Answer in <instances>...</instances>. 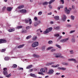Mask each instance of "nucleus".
Returning <instances> with one entry per match:
<instances>
[{"instance_id":"1","label":"nucleus","mask_w":78,"mask_h":78,"mask_svg":"<svg viewBox=\"0 0 78 78\" xmlns=\"http://www.w3.org/2000/svg\"><path fill=\"white\" fill-rule=\"evenodd\" d=\"M3 73L4 75L6 76V77L9 78V77H10V76H11V74H9V75H8V72H7V68H4L3 69Z\"/></svg>"},{"instance_id":"2","label":"nucleus","mask_w":78,"mask_h":78,"mask_svg":"<svg viewBox=\"0 0 78 78\" xmlns=\"http://www.w3.org/2000/svg\"><path fill=\"white\" fill-rule=\"evenodd\" d=\"M52 30H53V28L52 27H50L48 29H47L44 32V34H46L47 33H48L49 32L52 31Z\"/></svg>"},{"instance_id":"3","label":"nucleus","mask_w":78,"mask_h":78,"mask_svg":"<svg viewBox=\"0 0 78 78\" xmlns=\"http://www.w3.org/2000/svg\"><path fill=\"white\" fill-rule=\"evenodd\" d=\"M39 45V43L38 42H34L33 44H32L31 46L32 47L34 48L38 46Z\"/></svg>"},{"instance_id":"4","label":"nucleus","mask_w":78,"mask_h":78,"mask_svg":"<svg viewBox=\"0 0 78 78\" xmlns=\"http://www.w3.org/2000/svg\"><path fill=\"white\" fill-rule=\"evenodd\" d=\"M54 72V71L53 69H49L48 70V74L49 75H52L53 74V73Z\"/></svg>"},{"instance_id":"5","label":"nucleus","mask_w":78,"mask_h":78,"mask_svg":"<svg viewBox=\"0 0 78 78\" xmlns=\"http://www.w3.org/2000/svg\"><path fill=\"white\" fill-rule=\"evenodd\" d=\"M7 41L5 39H0V44H2L3 43H6Z\"/></svg>"},{"instance_id":"6","label":"nucleus","mask_w":78,"mask_h":78,"mask_svg":"<svg viewBox=\"0 0 78 78\" xmlns=\"http://www.w3.org/2000/svg\"><path fill=\"white\" fill-rule=\"evenodd\" d=\"M40 23V21H38L37 22H35L34 23V26L35 27H37L39 24V23Z\"/></svg>"},{"instance_id":"7","label":"nucleus","mask_w":78,"mask_h":78,"mask_svg":"<svg viewBox=\"0 0 78 78\" xmlns=\"http://www.w3.org/2000/svg\"><path fill=\"white\" fill-rule=\"evenodd\" d=\"M65 12L67 13V14H69L70 13V12H69V9H67V7L65 8Z\"/></svg>"},{"instance_id":"8","label":"nucleus","mask_w":78,"mask_h":78,"mask_svg":"<svg viewBox=\"0 0 78 78\" xmlns=\"http://www.w3.org/2000/svg\"><path fill=\"white\" fill-rule=\"evenodd\" d=\"M58 69L59 70H66V68H63V67H58Z\"/></svg>"},{"instance_id":"9","label":"nucleus","mask_w":78,"mask_h":78,"mask_svg":"<svg viewBox=\"0 0 78 78\" xmlns=\"http://www.w3.org/2000/svg\"><path fill=\"white\" fill-rule=\"evenodd\" d=\"M20 12H22V13H23V14L27 12V10L25 9H22L20 10Z\"/></svg>"},{"instance_id":"10","label":"nucleus","mask_w":78,"mask_h":78,"mask_svg":"<svg viewBox=\"0 0 78 78\" xmlns=\"http://www.w3.org/2000/svg\"><path fill=\"white\" fill-rule=\"evenodd\" d=\"M62 20H63V21H65L66 20V16L64 15H63L62 16Z\"/></svg>"},{"instance_id":"11","label":"nucleus","mask_w":78,"mask_h":78,"mask_svg":"<svg viewBox=\"0 0 78 78\" xmlns=\"http://www.w3.org/2000/svg\"><path fill=\"white\" fill-rule=\"evenodd\" d=\"M15 28H13V29H10L8 30L9 32H13V31H14L15 30Z\"/></svg>"},{"instance_id":"12","label":"nucleus","mask_w":78,"mask_h":78,"mask_svg":"<svg viewBox=\"0 0 78 78\" xmlns=\"http://www.w3.org/2000/svg\"><path fill=\"white\" fill-rule=\"evenodd\" d=\"M54 19H55V20H59V16H55L54 17Z\"/></svg>"},{"instance_id":"13","label":"nucleus","mask_w":78,"mask_h":78,"mask_svg":"<svg viewBox=\"0 0 78 78\" xmlns=\"http://www.w3.org/2000/svg\"><path fill=\"white\" fill-rule=\"evenodd\" d=\"M12 7H8L7 8V10L8 11L10 12L11 11H12Z\"/></svg>"},{"instance_id":"14","label":"nucleus","mask_w":78,"mask_h":78,"mask_svg":"<svg viewBox=\"0 0 78 78\" xmlns=\"http://www.w3.org/2000/svg\"><path fill=\"white\" fill-rule=\"evenodd\" d=\"M30 75L31 76H32V77H34L35 78H37V76L36 75H35V74H32V73H31Z\"/></svg>"},{"instance_id":"15","label":"nucleus","mask_w":78,"mask_h":78,"mask_svg":"<svg viewBox=\"0 0 78 78\" xmlns=\"http://www.w3.org/2000/svg\"><path fill=\"white\" fill-rule=\"evenodd\" d=\"M24 8V5H20L18 7V9H22V8Z\"/></svg>"},{"instance_id":"16","label":"nucleus","mask_w":78,"mask_h":78,"mask_svg":"<svg viewBox=\"0 0 78 78\" xmlns=\"http://www.w3.org/2000/svg\"><path fill=\"white\" fill-rule=\"evenodd\" d=\"M54 55H55L56 58H60L61 56L58 55H59V53H55Z\"/></svg>"},{"instance_id":"17","label":"nucleus","mask_w":78,"mask_h":78,"mask_svg":"<svg viewBox=\"0 0 78 78\" xmlns=\"http://www.w3.org/2000/svg\"><path fill=\"white\" fill-rule=\"evenodd\" d=\"M31 67H33V65H29V66H28L27 68L26 69H30V68H31Z\"/></svg>"},{"instance_id":"18","label":"nucleus","mask_w":78,"mask_h":78,"mask_svg":"<svg viewBox=\"0 0 78 78\" xmlns=\"http://www.w3.org/2000/svg\"><path fill=\"white\" fill-rule=\"evenodd\" d=\"M41 71L42 73H45V71L44 68H41Z\"/></svg>"},{"instance_id":"19","label":"nucleus","mask_w":78,"mask_h":78,"mask_svg":"<svg viewBox=\"0 0 78 78\" xmlns=\"http://www.w3.org/2000/svg\"><path fill=\"white\" fill-rule=\"evenodd\" d=\"M54 63H55L53 62L49 63L47 64V66H50V65H52V64H53Z\"/></svg>"},{"instance_id":"20","label":"nucleus","mask_w":78,"mask_h":78,"mask_svg":"<svg viewBox=\"0 0 78 78\" xmlns=\"http://www.w3.org/2000/svg\"><path fill=\"white\" fill-rule=\"evenodd\" d=\"M33 56L35 58H39V55L34 54L33 55Z\"/></svg>"},{"instance_id":"21","label":"nucleus","mask_w":78,"mask_h":78,"mask_svg":"<svg viewBox=\"0 0 78 78\" xmlns=\"http://www.w3.org/2000/svg\"><path fill=\"white\" fill-rule=\"evenodd\" d=\"M23 27L22 26H17L16 27V29H20V28H22Z\"/></svg>"},{"instance_id":"22","label":"nucleus","mask_w":78,"mask_h":78,"mask_svg":"<svg viewBox=\"0 0 78 78\" xmlns=\"http://www.w3.org/2000/svg\"><path fill=\"white\" fill-rule=\"evenodd\" d=\"M71 19L72 20H74V19H75V17H74V16L71 15Z\"/></svg>"},{"instance_id":"23","label":"nucleus","mask_w":78,"mask_h":78,"mask_svg":"<svg viewBox=\"0 0 78 78\" xmlns=\"http://www.w3.org/2000/svg\"><path fill=\"white\" fill-rule=\"evenodd\" d=\"M27 32V31L26 30H22L21 33H26Z\"/></svg>"},{"instance_id":"24","label":"nucleus","mask_w":78,"mask_h":78,"mask_svg":"<svg viewBox=\"0 0 78 78\" xmlns=\"http://www.w3.org/2000/svg\"><path fill=\"white\" fill-rule=\"evenodd\" d=\"M48 3L47 2H45L43 3V5H48Z\"/></svg>"},{"instance_id":"25","label":"nucleus","mask_w":78,"mask_h":78,"mask_svg":"<svg viewBox=\"0 0 78 78\" xmlns=\"http://www.w3.org/2000/svg\"><path fill=\"white\" fill-rule=\"evenodd\" d=\"M31 37H32V36H31V35H29L28 36H27V37H26V39H30V38H31Z\"/></svg>"},{"instance_id":"26","label":"nucleus","mask_w":78,"mask_h":78,"mask_svg":"<svg viewBox=\"0 0 78 78\" xmlns=\"http://www.w3.org/2000/svg\"><path fill=\"white\" fill-rule=\"evenodd\" d=\"M55 1V0H51L48 2V3L49 4H51V3H52L53 2H54Z\"/></svg>"},{"instance_id":"27","label":"nucleus","mask_w":78,"mask_h":78,"mask_svg":"<svg viewBox=\"0 0 78 78\" xmlns=\"http://www.w3.org/2000/svg\"><path fill=\"white\" fill-rule=\"evenodd\" d=\"M55 1V0H51L48 2V3L49 4H51V3H52L53 2H54Z\"/></svg>"},{"instance_id":"28","label":"nucleus","mask_w":78,"mask_h":78,"mask_svg":"<svg viewBox=\"0 0 78 78\" xmlns=\"http://www.w3.org/2000/svg\"><path fill=\"white\" fill-rule=\"evenodd\" d=\"M9 59V58L8 57H5V61H8Z\"/></svg>"},{"instance_id":"29","label":"nucleus","mask_w":78,"mask_h":78,"mask_svg":"<svg viewBox=\"0 0 78 78\" xmlns=\"http://www.w3.org/2000/svg\"><path fill=\"white\" fill-rule=\"evenodd\" d=\"M24 46V44L20 45L18 47V48H22V47H23Z\"/></svg>"},{"instance_id":"30","label":"nucleus","mask_w":78,"mask_h":78,"mask_svg":"<svg viewBox=\"0 0 78 78\" xmlns=\"http://www.w3.org/2000/svg\"><path fill=\"white\" fill-rule=\"evenodd\" d=\"M69 61H76V59L74 58H71L69 59Z\"/></svg>"},{"instance_id":"31","label":"nucleus","mask_w":78,"mask_h":78,"mask_svg":"<svg viewBox=\"0 0 78 78\" xmlns=\"http://www.w3.org/2000/svg\"><path fill=\"white\" fill-rule=\"evenodd\" d=\"M48 44H53V41H50L48 42Z\"/></svg>"},{"instance_id":"32","label":"nucleus","mask_w":78,"mask_h":78,"mask_svg":"<svg viewBox=\"0 0 78 78\" xmlns=\"http://www.w3.org/2000/svg\"><path fill=\"white\" fill-rule=\"evenodd\" d=\"M17 67V65L16 64H14L13 65V68H16Z\"/></svg>"},{"instance_id":"33","label":"nucleus","mask_w":78,"mask_h":78,"mask_svg":"<svg viewBox=\"0 0 78 78\" xmlns=\"http://www.w3.org/2000/svg\"><path fill=\"white\" fill-rule=\"evenodd\" d=\"M42 14V11H40L38 13V15L39 16H41Z\"/></svg>"},{"instance_id":"34","label":"nucleus","mask_w":78,"mask_h":78,"mask_svg":"<svg viewBox=\"0 0 78 78\" xmlns=\"http://www.w3.org/2000/svg\"><path fill=\"white\" fill-rule=\"evenodd\" d=\"M29 24H31L32 23V21H31V19H30L29 20Z\"/></svg>"},{"instance_id":"35","label":"nucleus","mask_w":78,"mask_h":78,"mask_svg":"<svg viewBox=\"0 0 78 78\" xmlns=\"http://www.w3.org/2000/svg\"><path fill=\"white\" fill-rule=\"evenodd\" d=\"M55 36L57 37H59V34H56L54 35Z\"/></svg>"},{"instance_id":"36","label":"nucleus","mask_w":78,"mask_h":78,"mask_svg":"<svg viewBox=\"0 0 78 78\" xmlns=\"http://www.w3.org/2000/svg\"><path fill=\"white\" fill-rule=\"evenodd\" d=\"M37 39V37H34L32 38V39L33 41H35V40H36Z\"/></svg>"},{"instance_id":"37","label":"nucleus","mask_w":78,"mask_h":78,"mask_svg":"<svg viewBox=\"0 0 78 78\" xmlns=\"http://www.w3.org/2000/svg\"><path fill=\"white\" fill-rule=\"evenodd\" d=\"M45 46H43L42 48L41 49L43 51L44 50H45Z\"/></svg>"},{"instance_id":"38","label":"nucleus","mask_w":78,"mask_h":78,"mask_svg":"<svg viewBox=\"0 0 78 78\" xmlns=\"http://www.w3.org/2000/svg\"><path fill=\"white\" fill-rule=\"evenodd\" d=\"M53 48V47H49L48 48H47V50H50L51 49H52Z\"/></svg>"},{"instance_id":"39","label":"nucleus","mask_w":78,"mask_h":78,"mask_svg":"<svg viewBox=\"0 0 78 78\" xmlns=\"http://www.w3.org/2000/svg\"><path fill=\"white\" fill-rule=\"evenodd\" d=\"M60 42H65V40L64 39H63L60 41Z\"/></svg>"},{"instance_id":"40","label":"nucleus","mask_w":78,"mask_h":78,"mask_svg":"<svg viewBox=\"0 0 78 78\" xmlns=\"http://www.w3.org/2000/svg\"><path fill=\"white\" fill-rule=\"evenodd\" d=\"M55 45L56 47H58V48H61V46L57 44H56Z\"/></svg>"},{"instance_id":"41","label":"nucleus","mask_w":78,"mask_h":78,"mask_svg":"<svg viewBox=\"0 0 78 78\" xmlns=\"http://www.w3.org/2000/svg\"><path fill=\"white\" fill-rule=\"evenodd\" d=\"M60 2L61 3H62V4H64V0H61Z\"/></svg>"},{"instance_id":"42","label":"nucleus","mask_w":78,"mask_h":78,"mask_svg":"<svg viewBox=\"0 0 78 78\" xmlns=\"http://www.w3.org/2000/svg\"><path fill=\"white\" fill-rule=\"evenodd\" d=\"M6 9V7H5V6L3 7L2 8V10L5 11V9Z\"/></svg>"},{"instance_id":"43","label":"nucleus","mask_w":78,"mask_h":78,"mask_svg":"<svg viewBox=\"0 0 78 78\" xmlns=\"http://www.w3.org/2000/svg\"><path fill=\"white\" fill-rule=\"evenodd\" d=\"M65 42H66L69 40V38H66L64 39Z\"/></svg>"},{"instance_id":"44","label":"nucleus","mask_w":78,"mask_h":78,"mask_svg":"<svg viewBox=\"0 0 78 78\" xmlns=\"http://www.w3.org/2000/svg\"><path fill=\"white\" fill-rule=\"evenodd\" d=\"M18 69L20 70H23V68H19Z\"/></svg>"},{"instance_id":"45","label":"nucleus","mask_w":78,"mask_h":78,"mask_svg":"<svg viewBox=\"0 0 78 78\" xmlns=\"http://www.w3.org/2000/svg\"><path fill=\"white\" fill-rule=\"evenodd\" d=\"M51 52H53V51H56V49H54L52 50H51Z\"/></svg>"},{"instance_id":"46","label":"nucleus","mask_w":78,"mask_h":78,"mask_svg":"<svg viewBox=\"0 0 78 78\" xmlns=\"http://www.w3.org/2000/svg\"><path fill=\"white\" fill-rule=\"evenodd\" d=\"M49 8L50 9H52V7H51V5H49Z\"/></svg>"},{"instance_id":"47","label":"nucleus","mask_w":78,"mask_h":78,"mask_svg":"<svg viewBox=\"0 0 78 78\" xmlns=\"http://www.w3.org/2000/svg\"><path fill=\"white\" fill-rule=\"evenodd\" d=\"M73 51L72 50L69 51V52L71 54H73Z\"/></svg>"},{"instance_id":"48","label":"nucleus","mask_w":78,"mask_h":78,"mask_svg":"<svg viewBox=\"0 0 78 78\" xmlns=\"http://www.w3.org/2000/svg\"><path fill=\"white\" fill-rule=\"evenodd\" d=\"M34 20H35V21L37 20V17H35L34 18Z\"/></svg>"},{"instance_id":"49","label":"nucleus","mask_w":78,"mask_h":78,"mask_svg":"<svg viewBox=\"0 0 78 78\" xmlns=\"http://www.w3.org/2000/svg\"><path fill=\"white\" fill-rule=\"evenodd\" d=\"M75 31V30H72L70 31V33H74Z\"/></svg>"},{"instance_id":"50","label":"nucleus","mask_w":78,"mask_h":78,"mask_svg":"<svg viewBox=\"0 0 78 78\" xmlns=\"http://www.w3.org/2000/svg\"><path fill=\"white\" fill-rule=\"evenodd\" d=\"M72 25H67V27H68V28H70V27H72Z\"/></svg>"},{"instance_id":"51","label":"nucleus","mask_w":78,"mask_h":78,"mask_svg":"<svg viewBox=\"0 0 78 78\" xmlns=\"http://www.w3.org/2000/svg\"><path fill=\"white\" fill-rule=\"evenodd\" d=\"M59 7L60 8H63V5H60Z\"/></svg>"},{"instance_id":"52","label":"nucleus","mask_w":78,"mask_h":78,"mask_svg":"<svg viewBox=\"0 0 78 78\" xmlns=\"http://www.w3.org/2000/svg\"><path fill=\"white\" fill-rule=\"evenodd\" d=\"M30 28V26H27L26 27V28L27 30H28V29H29Z\"/></svg>"},{"instance_id":"53","label":"nucleus","mask_w":78,"mask_h":78,"mask_svg":"<svg viewBox=\"0 0 78 78\" xmlns=\"http://www.w3.org/2000/svg\"><path fill=\"white\" fill-rule=\"evenodd\" d=\"M72 42H73V43H74V42H75V40L74 39H72Z\"/></svg>"},{"instance_id":"54","label":"nucleus","mask_w":78,"mask_h":78,"mask_svg":"<svg viewBox=\"0 0 78 78\" xmlns=\"http://www.w3.org/2000/svg\"><path fill=\"white\" fill-rule=\"evenodd\" d=\"M59 66H60V65H59V64H57V65H55V68L58 67H59Z\"/></svg>"},{"instance_id":"55","label":"nucleus","mask_w":78,"mask_h":78,"mask_svg":"<svg viewBox=\"0 0 78 78\" xmlns=\"http://www.w3.org/2000/svg\"><path fill=\"white\" fill-rule=\"evenodd\" d=\"M51 67H53L54 68H56V66L55 65H52L51 66Z\"/></svg>"},{"instance_id":"56","label":"nucleus","mask_w":78,"mask_h":78,"mask_svg":"<svg viewBox=\"0 0 78 78\" xmlns=\"http://www.w3.org/2000/svg\"><path fill=\"white\" fill-rule=\"evenodd\" d=\"M52 14V13L51 12H50L48 13V15H51Z\"/></svg>"},{"instance_id":"57","label":"nucleus","mask_w":78,"mask_h":78,"mask_svg":"<svg viewBox=\"0 0 78 78\" xmlns=\"http://www.w3.org/2000/svg\"><path fill=\"white\" fill-rule=\"evenodd\" d=\"M59 27H57L55 28V29L56 30H59Z\"/></svg>"},{"instance_id":"58","label":"nucleus","mask_w":78,"mask_h":78,"mask_svg":"<svg viewBox=\"0 0 78 78\" xmlns=\"http://www.w3.org/2000/svg\"><path fill=\"white\" fill-rule=\"evenodd\" d=\"M5 51V49H2L1 51L2 52H4Z\"/></svg>"},{"instance_id":"59","label":"nucleus","mask_w":78,"mask_h":78,"mask_svg":"<svg viewBox=\"0 0 78 78\" xmlns=\"http://www.w3.org/2000/svg\"><path fill=\"white\" fill-rule=\"evenodd\" d=\"M32 71H33V69H30L29 71V72H32Z\"/></svg>"},{"instance_id":"60","label":"nucleus","mask_w":78,"mask_h":78,"mask_svg":"<svg viewBox=\"0 0 78 78\" xmlns=\"http://www.w3.org/2000/svg\"><path fill=\"white\" fill-rule=\"evenodd\" d=\"M60 9H61V8H60V7L59 6L57 8L58 10V11H59V10H60Z\"/></svg>"},{"instance_id":"61","label":"nucleus","mask_w":78,"mask_h":78,"mask_svg":"<svg viewBox=\"0 0 78 78\" xmlns=\"http://www.w3.org/2000/svg\"><path fill=\"white\" fill-rule=\"evenodd\" d=\"M71 10H72V9H71V8H69L68 9V10L69 11V12H70V11H71Z\"/></svg>"},{"instance_id":"62","label":"nucleus","mask_w":78,"mask_h":78,"mask_svg":"<svg viewBox=\"0 0 78 78\" xmlns=\"http://www.w3.org/2000/svg\"><path fill=\"white\" fill-rule=\"evenodd\" d=\"M25 22L26 23H28V20H25Z\"/></svg>"},{"instance_id":"63","label":"nucleus","mask_w":78,"mask_h":78,"mask_svg":"<svg viewBox=\"0 0 78 78\" xmlns=\"http://www.w3.org/2000/svg\"><path fill=\"white\" fill-rule=\"evenodd\" d=\"M60 74V73H56L55 74V75H59Z\"/></svg>"},{"instance_id":"64","label":"nucleus","mask_w":78,"mask_h":78,"mask_svg":"<svg viewBox=\"0 0 78 78\" xmlns=\"http://www.w3.org/2000/svg\"><path fill=\"white\" fill-rule=\"evenodd\" d=\"M72 9H75V7L74 5H72Z\"/></svg>"}]
</instances>
